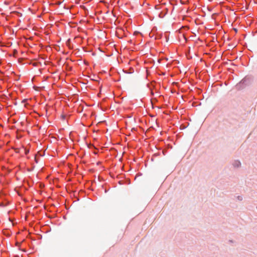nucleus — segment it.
<instances>
[{"label": "nucleus", "instance_id": "dca6fc26", "mask_svg": "<svg viewBox=\"0 0 257 257\" xmlns=\"http://www.w3.org/2000/svg\"><path fill=\"white\" fill-rule=\"evenodd\" d=\"M160 6H155V9H160Z\"/></svg>", "mask_w": 257, "mask_h": 257}, {"label": "nucleus", "instance_id": "9d476101", "mask_svg": "<svg viewBox=\"0 0 257 257\" xmlns=\"http://www.w3.org/2000/svg\"><path fill=\"white\" fill-rule=\"evenodd\" d=\"M34 35L35 36H37V37H38V33H36V32H35V33L33 34V41H34V40H35Z\"/></svg>", "mask_w": 257, "mask_h": 257}, {"label": "nucleus", "instance_id": "6ab92c4d", "mask_svg": "<svg viewBox=\"0 0 257 257\" xmlns=\"http://www.w3.org/2000/svg\"><path fill=\"white\" fill-rule=\"evenodd\" d=\"M135 33V34L136 35V34H140V32L136 31V32H135V33Z\"/></svg>", "mask_w": 257, "mask_h": 257}, {"label": "nucleus", "instance_id": "f03ea898", "mask_svg": "<svg viewBox=\"0 0 257 257\" xmlns=\"http://www.w3.org/2000/svg\"><path fill=\"white\" fill-rule=\"evenodd\" d=\"M147 86L148 88H149V89L151 91V96H154V92L153 91V89L155 88V86L153 82H152L151 83H148L147 84Z\"/></svg>", "mask_w": 257, "mask_h": 257}, {"label": "nucleus", "instance_id": "b1692460", "mask_svg": "<svg viewBox=\"0 0 257 257\" xmlns=\"http://www.w3.org/2000/svg\"><path fill=\"white\" fill-rule=\"evenodd\" d=\"M34 240H35V238L34 236H33V240L34 241Z\"/></svg>", "mask_w": 257, "mask_h": 257}, {"label": "nucleus", "instance_id": "f8f14e48", "mask_svg": "<svg viewBox=\"0 0 257 257\" xmlns=\"http://www.w3.org/2000/svg\"><path fill=\"white\" fill-rule=\"evenodd\" d=\"M168 9H166V11H165V13L163 14V16H164L167 13H168Z\"/></svg>", "mask_w": 257, "mask_h": 257}, {"label": "nucleus", "instance_id": "4be33fe9", "mask_svg": "<svg viewBox=\"0 0 257 257\" xmlns=\"http://www.w3.org/2000/svg\"><path fill=\"white\" fill-rule=\"evenodd\" d=\"M36 17H37V18H40V16L39 15H37Z\"/></svg>", "mask_w": 257, "mask_h": 257}, {"label": "nucleus", "instance_id": "39448f33", "mask_svg": "<svg viewBox=\"0 0 257 257\" xmlns=\"http://www.w3.org/2000/svg\"><path fill=\"white\" fill-rule=\"evenodd\" d=\"M36 59H37V56L35 55L34 52H33V67L34 66H38V64L40 63L39 62H38L37 61V60H36Z\"/></svg>", "mask_w": 257, "mask_h": 257}, {"label": "nucleus", "instance_id": "ddd939ff", "mask_svg": "<svg viewBox=\"0 0 257 257\" xmlns=\"http://www.w3.org/2000/svg\"><path fill=\"white\" fill-rule=\"evenodd\" d=\"M159 16L161 18H163L164 16H163V12H161L160 14H159Z\"/></svg>", "mask_w": 257, "mask_h": 257}, {"label": "nucleus", "instance_id": "4468645a", "mask_svg": "<svg viewBox=\"0 0 257 257\" xmlns=\"http://www.w3.org/2000/svg\"><path fill=\"white\" fill-rule=\"evenodd\" d=\"M162 36H163V34H161V35H160L158 36V39H161V38H162Z\"/></svg>", "mask_w": 257, "mask_h": 257}, {"label": "nucleus", "instance_id": "9b49d317", "mask_svg": "<svg viewBox=\"0 0 257 257\" xmlns=\"http://www.w3.org/2000/svg\"><path fill=\"white\" fill-rule=\"evenodd\" d=\"M237 198V199L241 201L242 200V197L241 196H238Z\"/></svg>", "mask_w": 257, "mask_h": 257}, {"label": "nucleus", "instance_id": "a211bd4d", "mask_svg": "<svg viewBox=\"0 0 257 257\" xmlns=\"http://www.w3.org/2000/svg\"><path fill=\"white\" fill-rule=\"evenodd\" d=\"M33 88L34 89H35V90H37V87H36L35 86L33 85Z\"/></svg>", "mask_w": 257, "mask_h": 257}, {"label": "nucleus", "instance_id": "f257e3e1", "mask_svg": "<svg viewBox=\"0 0 257 257\" xmlns=\"http://www.w3.org/2000/svg\"><path fill=\"white\" fill-rule=\"evenodd\" d=\"M250 82L251 77L250 76H246L236 85V87L239 88H243L244 86L249 85Z\"/></svg>", "mask_w": 257, "mask_h": 257}, {"label": "nucleus", "instance_id": "2eb2a0df", "mask_svg": "<svg viewBox=\"0 0 257 257\" xmlns=\"http://www.w3.org/2000/svg\"><path fill=\"white\" fill-rule=\"evenodd\" d=\"M61 117H62V118L63 119H65V115H62Z\"/></svg>", "mask_w": 257, "mask_h": 257}, {"label": "nucleus", "instance_id": "7ed1b4c3", "mask_svg": "<svg viewBox=\"0 0 257 257\" xmlns=\"http://www.w3.org/2000/svg\"><path fill=\"white\" fill-rule=\"evenodd\" d=\"M44 155V152H42L41 151H38L37 154L35 155V156H34V160H35V161L36 162V163H37L38 162V157H39L43 156Z\"/></svg>", "mask_w": 257, "mask_h": 257}, {"label": "nucleus", "instance_id": "6e6552de", "mask_svg": "<svg viewBox=\"0 0 257 257\" xmlns=\"http://www.w3.org/2000/svg\"><path fill=\"white\" fill-rule=\"evenodd\" d=\"M37 71V73H36V75H39V74H41V72H40V68H37L36 69H33V71Z\"/></svg>", "mask_w": 257, "mask_h": 257}, {"label": "nucleus", "instance_id": "0eeeda50", "mask_svg": "<svg viewBox=\"0 0 257 257\" xmlns=\"http://www.w3.org/2000/svg\"><path fill=\"white\" fill-rule=\"evenodd\" d=\"M124 72L126 73L131 74L134 72V69L133 68H131L128 70V71L126 70Z\"/></svg>", "mask_w": 257, "mask_h": 257}, {"label": "nucleus", "instance_id": "423d86ee", "mask_svg": "<svg viewBox=\"0 0 257 257\" xmlns=\"http://www.w3.org/2000/svg\"><path fill=\"white\" fill-rule=\"evenodd\" d=\"M164 37L165 38V39H166V41L167 42H168V40H169V33L168 32H166L164 33Z\"/></svg>", "mask_w": 257, "mask_h": 257}, {"label": "nucleus", "instance_id": "f3484780", "mask_svg": "<svg viewBox=\"0 0 257 257\" xmlns=\"http://www.w3.org/2000/svg\"><path fill=\"white\" fill-rule=\"evenodd\" d=\"M36 236H38L39 238H42V236L40 235L37 234Z\"/></svg>", "mask_w": 257, "mask_h": 257}, {"label": "nucleus", "instance_id": "20e7f679", "mask_svg": "<svg viewBox=\"0 0 257 257\" xmlns=\"http://www.w3.org/2000/svg\"><path fill=\"white\" fill-rule=\"evenodd\" d=\"M241 165V162L239 160H234L232 163V165L234 168H239Z\"/></svg>", "mask_w": 257, "mask_h": 257}, {"label": "nucleus", "instance_id": "aec40b11", "mask_svg": "<svg viewBox=\"0 0 257 257\" xmlns=\"http://www.w3.org/2000/svg\"><path fill=\"white\" fill-rule=\"evenodd\" d=\"M37 126V127H38V125H35L34 123H33V127H34V126Z\"/></svg>", "mask_w": 257, "mask_h": 257}, {"label": "nucleus", "instance_id": "5701e85b", "mask_svg": "<svg viewBox=\"0 0 257 257\" xmlns=\"http://www.w3.org/2000/svg\"><path fill=\"white\" fill-rule=\"evenodd\" d=\"M40 186L41 187L43 186V185L42 184H40Z\"/></svg>", "mask_w": 257, "mask_h": 257}, {"label": "nucleus", "instance_id": "412c9836", "mask_svg": "<svg viewBox=\"0 0 257 257\" xmlns=\"http://www.w3.org/2000/svg\"><path fill=\"white\" fill-rule=\"evenodd\" d=\"M33 31H35V27L34 25H33Z\"/></svg>", "mask_w": 257, "mask_h": 257}, {"label": "nucleus", "instance_id": "393cba45", "mask_svg": "<svg viewBox=\"0 0 257 257\" xmlns=\"http://www.w3.org/2000/svg\"><path fill=\"white\" fill-rule=\"evenodd\" d=\"M37 177L38 178V179H39V177H38V174H37Z\"/></svg>", "mask_w": 257, "mask_h": 257}, {"label": "nucleus", "instance_id": "1a4fd4ad", "mask_svg": "<svg viewBox=\"0 0 257 257\" xmlns=\"http://www.w3.org/2000/svg\"><path fill=\"white\" fill-rule=\"evenodd\" d=\"M36 140V138L34 137L33 136V147L34 146V144L36 143H37L36 141H35Z\"/></svg>", "mask_w": 257, "mask_h": 257}]
</instances>
